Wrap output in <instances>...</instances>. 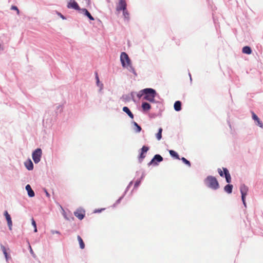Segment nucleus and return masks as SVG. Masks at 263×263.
Returning a JSON list of instances; mask_svg holds the SVG:
<instances>
[{"label":"nucleus","mask_w":263,"mask_h":263,"mask_svg":"<svg viewBox=\"0 0 263 263\" xmlns=\"http://www.w3.org/2000/svg\"><path fill=\"white\" fill-rule=\"evenodd\" d=\"M82 11L84 14L86 15L90 20H94V18L92 16V15L86 9H82Z\"/></svg>","instance_id":"obj_19"},{"label":"nucleus","mask_w":263,"mask_h":263,"mask_svg":"<svg viewBox=\"0 0 263 263\" xmlns=\"http://www.w3.org/2000/svg\"><path fill=\"white\" fill-rule=\"evenodd\" d=\"M252 119L256 122V124L259 126V127L262 128L263 124L261 121H260L259 118L257 116V115L254 112H252Z\"/></svg>","instance_id":"obj_8"},{"label":"nucleus","mask_w":263,"mask_h":263,"mask_svg":"<svg viewBox=\"0 0 263 263\" xmlns=\"http://www.w3.org/2000/svg\"><path fill=\"white\" fill-rule=\"evenodd\" d=\"M1 249L2 250V251H3V253H4V254L5 255V258H6V259H7V258H8V254L7 253V251H6L5 247L4 246L1 245Z\"/></svg>","instance_id":"obj_27"},{"label":"nucleus","mask_w":263,"mask_h":263,"mask_svg":"<svg viewBox=\"0 0 263 263\" xmlns=\"http://www.w3.org/2000/svg\"><path fill=\"white\" fill-rule=\"evenodd\" d=\"M25 189H26V191H27L28 195L29 196V197H33L34 196V195H35L34 192L32 190L31 186L29 184H27L26 186Z\"/></svg>","instance_id":"obj_13"},{"label":"nucleus","mask_w":263,"mask_h":263,"mask_svg":"<svg viewBox=\"0 0 263 263\" xmlns=\"http://www.w3.org/2000/svg\"><path fill=\"white\" fill-rule=\"evenodd\" d=\"M120 61L123 67H125L126 65L132 63L128 54L124 52H122L121 53Z\"/></svg>","instance_id":"obj_3"},{"label":"nucleus","mask_w":263,"mask_h":263,"mask_svg":"<svg viewBox=\"0 0 263 263\" xmlns=\"http://www.w3.org/2000/svg\"><path fill=\"white\" fill-rule=\"evenodd\" d=\"M34 232H37V228H36V227H34Z\"/></svg>","instance_id":"obj_42"},{"label":"nucleus","mask_w":263,"mask_h":263,"mask_svg":"<svg viewBox=\"0 0 263 263\" xmlns=\"http://www.w3.org/2000/svg\"><path fill=\"white\" fill-rule=\"evenodd\" d=\"M181 160L182 161V162L185 163L186 165H187L188 166H191V163L189 161H188L187 159H186L184 157L181 158Z\"/></svg>","instance_id":"obj_26"},{"label":"nucleus","mask_w":263,"mask_h":263,"mask_svg":"<svg viewBox=\"0 0 263 263\" xmlns=\"http://www.w3.org/2000/svg\"><path fill=\"white\" fill-rule=\"evenodd\" d=\"M74 214L80 220H82L84 217L85 211L82 210H77L74 212Z\"/></svg>","instance_id":"obj_9"},{"label":"nucleus","mask_w":263,"mask_h":263,"mask_svg":"<svg viewBox=\"0 0 263 263\" xmlns=\"http://www.w3.org/2000/svg\"><path fill=\"white\" fill-rule=\"evenodd\" d=\"M45 194H46V195L47 197H50V194H49V193L46 190H45Z\"/></svg>","instance_id":"obj_38"},{"label":"nucleus","mask_w":263,"mask_h":263,"mask_svg":"<svg viewBox=\"0 0 263 263\" xmlns=\"http://www.w3.org/2000/svg\"><path fill=\"white\" fill-rule=\"evenodd\" d=\"M51 233L52 234H60V232L59 231H55V230H51Z\"/></svg>","instance_id":"obj_36"},{"label":"nucleus","mask_w":263,"mask_h":263,"mask_svg":"<svg viewBox=\"0 0 263 263\" xmlns=\"http://www.w3.org/2000/svg\"><path fill=\"white\" fill-rule=\"evenodd\" d=\"M233 185L232 184H227L224 187V190L228 194H231L232 192Z\"/></svg>","instance_id":"obj_18"},{"label":"nucleus","mask_w":263,"mask_h":263,"mask_svg":"<svg viewBox=\"0 0 263 263\" xmlns=\"http://www.w3.org/2000/svg\"><path fill=\"white\" fill-rule=\"evenodd\" d=\"M133 124L136 127L135 130L136 133H139L141 130V127L136 122H134Z\"/></svg>","instance_id":"obj_25"},{"label":"nucleus","mask_w":263,"mask_h":263,"mask_svg":"<svg viewBox=\"0 0 263 263\" xmlns=\"http://www.w3.org/2000/svg\"><path fill=\"white\" fill-rule=\"evenodd\" d=\"M96 79H97V85H99V77L98 76V75L97 74L96 75Z\"/></svg>","instance_id":"obj_39"},{"label":"nucleus","mask_w":263,"mask_h":263,"mask_svg":"<svg viewBox=\"0 0 263 263\" xmlns=\"http://www.w3.org/2000/svg\"><path fill=\"white\" fill-rule=\"evenodd\" d=\"M29 250H30V253H31L32 255H34V253H33V250H32V249L31 247V246H30V245H29Z\"/></svg>","instance_id":"obj_37"},{"label":"nucleus","mask_w":263,"mask_h":263,"mask_svg":"<svg viewBox=\"0 0 263 263\" xmlns=\"http://www.w3.org/2000/svg\"><path fill=\"white\" fill-rule=\"evenodd\" d=\"M141 107L144 111H148L151 108V105L147 102H143Z\"/></svg>","instance_id":"obj_15"},{"label":"nucleus","mask_w":263,"mask_h":263,"mask_svg":"<svg viewBox=\"0 0 263 263\" xmlns=\"http://www.w3.org/2000/svg\"><path fill=\"white\" fill-rule=\"evenodd\" d=\"M190 75V79H191V75L190 74H189Z\"/></svg>","instance_id":"obj_44"},{"label":"nucleus","mask_w":263,"mask_h":263,"mask_svg":"<svg viewBox=\"0 0 263 263\" xmlns=\"http://www.w3.org/2000/svg\"><path fill=\"white\" fill-rule=\"evenodd\" d=\"M4 215L5 216L6 220L7 221V224H8V226L9 227V229L10 230H11L12 227V221L10 215L8 214L7 211L5 212Z\"/></svg>","instance_id":"obj_7"},{"label":"nucleus","mask_w":263,"mask_h":263,"mask_svg":"<svg viewBox=\"0 0 263 263\" xmlns=\"http://www.w3.org/2000/svg\"><path fill=\"white\" fill-rule=\"evenodd\" d=\"M205 185L213 190H217L219 188V183L216 178L212 176H209L204 180Z\"/></svg>","instance_id":"obj_1"},{"label":"nucleus","mask_w":263,"mask_h":263,"mask_svg":"<svg viewBox=\"0 0 263 263\" xmlns=\"http://www.w3.org/2000/svg\"><path fill=\"white\" fill-rule=\"evenodd\" d=\"M11 9L16 10L17 14L19 13V10L18 9L17 7L16 6H12L11 7Z\"/></svg>","instance_id":"obj_33"},{"label":"nucleus","mask_w":263,"mask_h":263,"mask_svg":"<svg viewBox=\"0 0 263 263\" xmlns=\"http://www.w3.org/2000/svg\"><path fill=\"white\" fill-rule=\"evenodd\" d=\"M223 173H224V174L225 176V178H226L227 182H228L229 183H230L231 181V175L229 172V171L228 170L227 168H224V167L223 168Z\"/></svg>","instance_id":"obj_12"},{"label":"nucleus","mask_w":263,"mask_h":263,"mask_svg":"<svg viewBox=\"0 0 263 263\" xmlns=\"http://www.w3.org/2000/svg\"><path fill=\"white\" fill-rule=\"evenodd\" d=\"M218 172L220 176L222 177L223 176V172L220 168L218 169Z\"/></svg>","instance_id":"obj_35"},{"label":"nucleus","mask_w":263,"mask_h":263,"mask_svg":"<svg viewBox=\"0 0 263 263\" xmlns=\"http://www.w3.org/2000/svg\"><path fill=\"white\" fill-rule=\"evenodd\" d=\"M169 153L171 156H172L173 157H174L177 159H180L179 155L175 151L173 150H170Z\"/></svg>","instance_id":"obj_21"},{"label":"nucleus","mask_w":263,"mask_h":263,"mask_svg":"<svg viewBox=\"0 0 263 263\" xmlns=\"http://www.w3.org/2000/svg\"><path fill=\"white\" fill-rule=\"evenodd\" d=\"M162 128H160L159 129L158 133L156 134V138L158 140H160L162 138Z\"/></svg>","instance_id":"obj_24"},{"label":"nucleus","mask_w":263,"mask_h":263,"mask_svg":"<svg viewBox=\"0 0 263 263\" xmlns=\"http://www.w3.org/2000/svg\"><path fill=\"white\" fill-rule=\"evenodd\" d=\"M249 191V188L247 186H246L245 184H242L240 186V191L241 194V199L243 202V205L245 207H246V196L247 195L248 192Z\"/></svg>","instance_id":"obj_5"},{"label":"nucleus","mask_w":263,"mask_h":263,"mask_svg":"<svg viewBox=\"0 0 263 263\" xmlns=\"http://www.w3.org/2000/svg\"><path fill=\"white\" fill-rule=\"evenodd\" d=\"M143 89L140 90L137 94V97L139 98H141L142 97H144V95H145V93L143 92Z\"/></svg>","instance_id":"obj_29"},{"label":"nucleus","mask_w":263,"mask_h":263,"mask_svg":"<svg viewBox=\"0 0 263 263\" xmlns=\"http://www.w3.org/2000/svg\"><path fill=\"white\" fill-rule=\"evenodd\" d=\"M125 67L127 68L129 71L132 72V73L136 75V71L135 70L134 68L132 65V63L126 65V67Z\"/></svg>","instance_id":"obj_23"},{"label":"nucleus","mask_w":263,"mask_h":263,"mask_svg":"<svg viewBox=\"0 0 263 263\" xmlns=\"http://www.w3.org/2000/svg\"><path fill=\"white\" fill-rule=\"evenodd\" d=\"M121 199V198H120L119 199H118V202H120V201Z\"/></svg>","instance_id":"obj_43"},{"label":"nucleus","mask_w":263,"mask_h":263,"mask_svg":"<svg viewBox=\"0 0 263 263\" xmlns=\"http://www.w3.org/2000/svg\"><path fill=\"white\" fill-rule=\"evenodd\" d=\"M31 223H32V225L33 226V227H36V222H35V220L33 219V218H32L31 219Z\"/></svg>","instance_id":"obj_34"},{"label":"nucleus","mask_w":263,"mask_h":263,"mask_svg":"<svg viewBox=\"0 0 263 263\" xmlns=\"http://www.w3.org/2000/svg\"><path fill=\"white\" fill-rule=\"evenodd\" d=\"M123 14L125 18H129V13L126 9L123 11Z\"/></svg>","instance_id":"obj_28"},{"label":"nucleus","mask_w":263,"mask_h":263,"mask_svg":"<svg viewBox=\"0 0 263 263\" xmlns=\"http://www.w3.org/2000/svg\"><path fill=\"white\" fill-rule=\"evenodd\" d=\"M59 15L60 16V17L63 19L65 20L66 18L61 13H59Z\"/></svg>","instance_id":"obj_41"},{"label":"nucleus","mask_w":263,"mask_h":263,"mask_svg":"<svg viewBox=\"0 0 263 263\" xmlns=\"http://www.w3.org/2000/svg\"><path fill=\"white\" fill-rule=\"evenodd\" d=\"M143 91L145 93V95L143 98L144 100L150 102H155V98L156 95L155 90L153 88H145L143 89Z\"/></svg>","instance_id":"obj_2"},{"label":"nucleus","mask_w":263,"mask_h":263,"mask_svg":"<svg viewBox=\"0 0 263 263\" xmlns=\"http://www.w3.org/2000/svg\"><path fill=\"white\" fill-rule=\"evenodd\" d=\"M174 109L176 111H180L181 109V103L179 101H177L174 103Z\"/></svg>","instance_id":"obj_17"},{"label":"nucleus","mask_w":263,"mask_h":263,"mask_svg":"<svg viewBox=\"0 0 263 263\" xmlns=\"http://www.w3.org/2000/svg\"><path fill=\"white\" fill-rule=\"evenodd\" d=\"M123 111L124 112H126L130 118H132V119L134 118L133 114H132V112L130 111V110L129 109V108L127 107H126V106L123 107Z\"/></svg>","instance_id":"obj_16"},{"label":"nucleus","mask_w":263,"mask_h":263,"mask_svg":"<svg viewBox=\"0 0 263 263\" xmlns=\"http://www.w3.org/2000/svg\"><path fill=\"white\" fill-rule=\"evenodd\" d=\"M145 155H144V153L141 152L140 156H139V160H142L143 158H145Z\"/></svg>","instance_id":"obj_32"},{"label":"nucleus","mask_w":263,"mask_h":263,"mask_svg":"<svg viewBox=\"0 0 263 263\" xmlns=\"http://www.w3.org/2000/svg\"><path fill=\"white\" fill-rule=\"evenodd\" d=\"M25 167L29 171H31L33 169V164L30 159L26 161L24 163Z\"/></svg>","instance_id":"obj_14"},{"label":"nucleus","mask_w":263,"mask_h":263,"mask_svg":"<svg viewBox=\"0 0 263 263\" xmlns=\"http://www.w3.org/2000/svg\"><path fill=\"white\" fill-rule=\"evenodd\" d=\"M140 182V181H136V182L135 184V187H137L139 185Z\"/></svg>","instance_id":"obj_40"},{"label":"nucleus","mask_w":263,"mask_h":263,"mask_svg":"<svg viewBox=\"0 0 263 263\" xmlns=\"http://www.w3.org/2000/svg\"><path fill=\"white\" fill-rule=\"evenodd\" d=\"M78 240L80 244V247L81 249H83L85 248V244L82 239V238L80 236H78L77 237Z\"/></svg>","instance_id":"obj_22"},{"label":"nucleus","mask_w":263,"mask_h":263,"mask_svg":"<svg viewBox=\"0 0 263 263\" xmlns=\"http://www.w3.org/2000/svg\"><path fill=\"white\" fill-rule=\"evenodd\" d=\"M163 160V158L158 154L155 155L152 160L149 163V164H151L152 163H155L156 165L157 164L155 162L156 161L158 162H161Z\"/></svg>","instance_id":"obj_11"},{"label":"nucleus","mask_w":263,"mask_h":263,"mask_svg":"<svg viewBox=\"0 0 263 263\" xmlns=\"http://www.w3.org/2000/svg\"><path fill=\"white\" fill-rule=\"evenodd\" d=\"M67 7L69 8H73V9H74L75 10H80V7H79L78 3L74 0L72 1H71L68 3Z\"/></svg>","instance_id":"obj_10"},{"label":"nucleus","mask_w":263,"mask_h":263,"mask_svg":"<svg viewBox=\"0 0 263 263\" xmlns=\"http://www.w3.org/2000/svg\"><path fill=\"white\" fill-rule=\"evenodd\" d=\"M127 5L125 0H120L118 4L116 10L118 12L120 11H123L126 9Z\"/></svg>","instance_id":"obj_6"},{"label":"nucleus","mask_w":263,"mask_h":263,"mask_svg":"<svg viewBox=\"0 0 263 263\" xmlns=\"http://www.w3.org/2000/svg\"><path fill=\"white\" fill-rule=\"evenodd\" d=\"M62 109H63V107L62 105H59L57 107V110H59V112H60L62 111Z\"/></svg>","instance_id":"obj_31"},{"label":"nucleus","mask_w":263,"mask_h":263,"mask_svg":"<svg viewBox=\"0 0 263 263\" xmlns=\"http://www.w3.org/2000/svg\"><path fill=\"white\" fill-rule=\"evenodd\" d=\"M42 155V151L40 148L36 149L33 152L32 154V159L35 164L38 163L41 161Z\"/></svg>","instance_id":"obj_4"},{"label":"nucleus","mask_w":263,"mask_h":263,"mask_svg":"<svg viewBox=\"0 0 263 263\" xmlns=\"http://www.w3.org/2000/svg\"><path fill=\"white\" fill-rule=\"evenodd\" d=\"M148 150V147L145 146H143L141 148V152L144 153H146Z\"/></svg>","instance_id":"obj_30"},{"label":"nucleus","mask_w":263,"mask_h":263,"mask_svg":"<svg viewBox=\"0 0 263 263\" xmlns=\"http://www.w3.org/2000/svg\"><path fill=\"white\" fill-rule=\"evenodd\" d=\"M242 52L246 54H250L252 52V50L250 47L245 46L242 48Z\"/></svg>","instance_id":"obj_20"}]
</instances>
